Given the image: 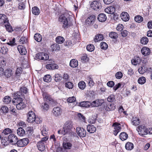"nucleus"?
<instances>
[{
  "mask_svg": "<svg viewBox=\"0 0 152 152\" xmlns=\"http://www.w3.org/2000/svg\"><path fill=\"white\" fill-rule=\"evenodd\" d=\"M141 58L138 56L134 57V58L131 61L133 64L136 65L141 62Z\"/></svg>",
  "mask_w": 152,
  "mask_h": 152,
  "instance_id": "412c9836",
  "label": "nucleus"
},
{
  "mask_svg": "<svg viewBox=\"0 0 152 152\" xmlns=\"http://www.w3.org/2000/svg\"><path fill=\"white\" fill-rule=\"evenodd\" d=\"M65 87L69 89L72 88L73 86V83L70 82H66L65 84Z\"/></svg>",
  "mask_w": 152,
  "mask_h": 152,
  "instance_id": "0e129e2a",
  "label": "nucleus"
},
{
  "mask_svg": "<svg viewBox=\"0 0 152 152\" xmlns=\"http://www.w3.org/2000/svg\"><path fill=\"white\" fill-rule=\"evenodd\" d=\"M104 103V101L102 99H98L91 103V106L93 107H98Z\"/></svg>",
  "mask_w": 152,
  "mask_h": 152,
  "instance_id": "9d476101",
  "label": "nucleus"
},
{
  "mask_svg": "<svg viewBox=\"0 0 152 152\" xmlns=\"http://www.w3.org/2000/svg\"><path fill=\"white\" fill-rule=\"evenodd\" d=\"M4 76L7 78L11 77L13 74L12 70L10 69H7L5 70L4 72Z\"/></svg>",
  "mask_w": 152,
  "mask_h": 152,
  "instance_id": "4468645a",
  "label": "nucleus"
},
{
  "mask_svg": "<svg viewBox=\"0 0 152 152\" xmlns=\"http://www.w3.org/2000/svg\"><path fill=\"white\" fill-rule=\"evenodd\" d=\"M81 59L84 62L87 61L88 60V58L86 54H83L81 57Z\"/></svg>",
  "mask_w": 152,
  "mask_h": 152,
  "instance_id": "13d9d810",
  "label": "nucleus"
},
{
  "mask_svg": "<svg viewBox=\"0 0 152 152\" xmlns=\"http://www.w3.org/2000/svg\"><path fill=\"white\" fill-rule=\"evenodd\" d=\"M42 96L44 101H45V102H48V103H50L53 105L56 104V102L47 93L43 92L42 94Z\"/></svg>",
  "mask_w": 152,
  "mask_h": 152,
  "instance_id": "20e7f679",
  "label": "nucleus"
},
{
  "mask_svg": "<svg viewBox=\"0 0 152 152\" xmlns=\"http://www.w3.org/2000/svg\"><path fill=\"white\" fill-rule=\"evenodd\" d=\"M137 130L139 134L142 136L148 134L147 129L144 125H141L139 126L137 128Z\"/></svg>",
  "mask_w": 152,
  "mask_h": 152,
  "instance_id": "39448f33",
  "label": "nucleus"
},
{
  "mask_svg": "<svg viewBox=\"0 0 152 152\" xmlns=\"http://www.w3.org/2000/svg\"><path fill=\"white\" fill-rule=\"evenodd\" d=\"M100 47L101 49L106 50L108 48V45L105 42H102L100 44Z\"/></svg>",
  "mask_w": 152,
  "mask_h": 152,
  "instance_id": "e2e57ef3",
  "label": "nucleus"
},
{
  "mask_svg": "<svg viewBox=\"0 0 152 152\" xmlns=\"http://www.w3.org/2000/svg\"><path fill=\"white\" fill-rule=\"evenodd\" d=\"M87 130L90 133L94 132L96 130V128L93 125H89L87 126Z\"/></svg>",
  "mask_w": 152,
  "mask_h": 152,
  "instance_id": "b1692460",
  "label": "nucleus"
},
{
  "mask_svg": "<svg viewBox=\"0 0 152 152\" xmlns=\"http://www.w3.org/2000/svg\"><path fill=\"white\" fill-rule=\"evenodd\" d=\"M31 11L32 13L35 15H38L39 14V10L37 7H33Z\"/></svg>",
  "mask_w": 152,
  "mask_h": 152,
  "instance_id": "c9c22d12",
  "label": "nucleus"
},
{
  "mask_svg": "<svg viewBox=\"0 0 152 152\" xmlns=\"http://www.w3.org/2000/svg\"><path fill=\"white\" fill-rule=\"evenodd\" d=\"M86 84L84 81L80 82L78 84V86L79 88L81 89H83L86 87Z\"/></svg>",
  "mask_w": 152,
  "mask_h": 152,
  "instance_id": "09e8293b",
  "label": "nucleus"
},
{
  "mask_svg": "<svg viewBox=\"0 0 152 152\" xmlns=\"http://www.w3.org/2000/svg\"><path fill=\"white\" fill-rule=\"evenodd\" d=\"M115 10V9L113 7L110 6L105 8L104 11L107 13L113 14L114 13Z\"/></svg>",
  "mask_w": 152,
  "mask_h": 152,
  "instance_id": "aec40b11",
  "label": "nucleus"
},
{
  "mask_svg": "<svg viewBox=\"0 0 152 152\" xmlns=\"http://www.w3.org/2000/svg\"><path fill=\"white\" fill-rule=\"evenodd\" d=\"M9 109L8 107L5 106L1 107L0 110V113L1 115L7 113L8 112Z\"/></svg>",
  "mask_w": 152,
  "mask_h": 152,
  "instance_id": "c756f323",
  "label": "nucleus"
},
{
  "mask_svg": "<svg viewBox=\"0 0 152 152\" xmlns=\"http://www.w3.org/2000/svg\"><path fill=\"white\" fill-rule=\"evenodd\" d=\"M11 98L9 96H6L4 98L3 102L6 104H8L11 101Z\"/></svg>",
  "mask_w": 152,
  "mask_h": 152,
  "instance_id": "8fccbe9b",
  "label": "nucleus"
},
{
  "mask_svg": "<svg viewBox=\"0 0 152 152\" xmlns=\"http://www.w3.org/2000/svg\"><path fill=\"white\" fill-rule=\"evenodd\" d=\"M76 130L77 134L80 137H83L86 135V131L83 128L77 127Z\"/></svg>",
  "mask_w": 152,
  "mask_h": 152,
  "instance_id": "9b49d317",
  "label": "nucleus"
},
{
  "mask_svg": "<svg viewBox=\"0 0 152 152\" xmlns=\"http://www.w3.org/2000/svg\"><path fill=\"white\" fill-rule=\"evenodd\" d=\"M120 124L118 123H115L113 124V126H114V134L116 136L118 133L120 131L121 128L120 126Z\"/></svg>",
  "mask_w": 152,
  "mask_h": 152,
  "instance_id": "ddd939ff",
  "label": "nucleus"
},
{
  "mask_svg": "<svg viewBox=\"0 0 152 152\" xmlns=\"http://www.w3.org/2000/svg\"><path fill=\"white\" fill-rule=\"evenodd\" d=\"M69 65L72 67H76L78 65V61L76 59H72L71 60Z\"/></svg>",
  "mask_w": 152,
  "mask_h": 152,
  "instance_id": "cd10ccee",
  "label": "nucleus"
},
{
  "mask_svg": "<svg viewBox=\"0 0 152 152\" xmlns=\"http://www.w3.org/2000/svg\"><path fill=\"white\" fill-rule=\"evenodd\" d=\"M72 17V16L67 12H65L60 16L58 20L62 24V28L66 29L72 25L71 21Z\"/></svg>",
  "mask_w": 152,
  "mask_h": 152,
  "instance_id": "f257e3e1",
  "label": "nucleus"
},
{
  "mask_svg": "<svg viewBox=\"0 0 152 152\" xmlns=\"http://www.w3.org/2000/svg\"><path fill=\"white\" fill-rule=\"evenodd\" d=\"M132 124L135 126L138 125L140 122L139 118L136 117H133L132 120Z\"/></svg>",
  "mask_w": 152,
  "mask_h": 152,
  "instance_id": "7c9ffc66",
  "label": "nucleus"
},
{
  "mask_svg": "<svg viewBox=\"0 0 152 152\" xmlns=\"http://www.w3.org/2000/svg\"><path fill=\"white\" fill-rule=\"evenodd\" d=\"M65 40L64 38L61 36H58L56 37V41L58 44H62L64 42Z\"/></svg>",
  "mask_w": 152,
  "mask_h": 152,
  "instance_id": "58836bf2",
  "label": "nucleus"
},
{
  "mask_svg": "<svg viewBox=\"0 0 152 152\" xmlns=\"http://www.w3.org/2000/svg\"><path fill=\"white\" fill-rule=\"evenodd\" d=\"M76 100V99L74 96L68 98L67 99V102L71 103L75 102Z\"/></svg>",
  "mask_w": 152,
  "mask_h": 152,
  "instance_id": "052dcab7",
  "label": "nucleus"
},
{
  "mask_svg": "<svg viewBox=\"0 0 152 152\" xmlns=\"http://www.w3.org/2000/svg\"><path fill=\"white\" fill-rule=\"evenodd\" d=\"M51 48L53 51L59 50L60 49L59 45L55 43L51 46Z\"/></svg>",
  "mask_w": 152,
  "mask_h": 152,
  "instance_id": "37998d69",
  "label": "nucleus"
},
{
  "mask_svg": "<svg viewBox=\"0 0 152 152\" xmlns=\"http://www.w3.org/2000/svg\"><path fill=\"white\" fill-rule=\"evenodd\" d=\"M18 49L20 53L22 55H25L26 53V51L23 46L21 45H19L18 47Z\"/></svg>",
  "mask_w": 152,
  "mask_h": 152,
  "instance_id": "a878e982",
  "label": "nucleus"
},
{
  "mask_svg": "<svg viewBox=\"0 0 152 152\" xmlns=\"http://www.w3.org/2000/svg\"><path fill=\"white\" fill-rule=\"evenodd\" d=\"M16 106V108L18 110L23 109L26 106L25 104L23 102L17 104Z\"/></svg>",
  "mask_w": 152,
  "mask_h": 152,
  "instance_id": "e433bc0d",
  "label": "nucleus"
},
{
  "mask_svg": "<svg viewBox=\"0 0 152 152\" xmlns=\"http://www.w3.org/2000/svg\"><path fill=\"white\" fill-rule=\"evenodd\" d=\"M146 82V79L144 77H141L139 78L138 80V83L141 84H144Z\"/></svg>",
  "mask_w": 152,
  "mask_h": 152,
  "instance_id": "603ef678",
  "label": "nucleus"
},
{
  "mask_svg": "<svg viewBox=\"0 0 152 152\" xmlns=\"http://www.w3.org/2000/svg\"><path fill=\"white\" fill-rule=\"evenodd\" d=\"M42 96L44 101H45V102H48V103H50L53 105L56 104V102L47 93L43 92L42 94Z\"/></svg>",
  "mask_w": 152,
  "mask_h": 152,
  "instance_id": "7ed1b4c3",
  "label": "nucleus"
},
{
  "mask_svg": "<svg viewBox=\"0 0 152 152\" xmlns=\"http://www.w3.org/2000/svg\"><path fill=\"white\" fill-rule=\"evenodd\" d=\"M47 103V102H45L42 104L41 107L44 110H48L49 108V105Z\"/></svg>",
  "mask_w": 152,
  "mask_h": 152,
  "instance_id": "49530a36",
  "label": "nucleus"
},
{
  "mask_svg": "<svg viewBox=\"0 0 152 152\" xmlns=\"http://www.w3.org/2000/svg\"><path fill=\"white\" fill-rule=\"evenodd\" d=\"M52 112L55 116L58 117L61 115L62 110L60 107H56L53 108Z\"/></svg>",
  "mask_w": 152,
  "mask_h": 152,
  "instance_id": "f8f14e48",
  "label": "nucleus"
},
{
  "mask_svg": "<svg viewBox=\"0 0 152 152\" xmlns=\"http://www.w3.org/2000/svg\"><path fill=\"white\" fill-rule=\"evenodd\" d=\"M8 141L12 145H16L18 140L17 137L13 134H10L8 138Z\"/></svg>",
  "mask_w": 152,
  "mask_h": 152,
  "instance_id": "423d86ee",
  "label": "nucleus"
},
{
  "mask_svg": "<svg viewBox=\"0 0 152 152\" xmlns=\"http://www.w3.org/2000/svg\"><path fill=\"white\" fill-rule=\"evenodd\" d=\"M29 142V140L28 138H23L18 140L16 144L18 146L23 147L26 146Z\"/></svg>",
  "mask_w": 152,
  "mask_h": 152,
  "instance_id": "6e6552de",
  "label": "nucleus"
},
{
  "mask_svg": "<svg viewBox=\"0 0 152 152\" xmlns=\"http://www.w3.org/2000/svg\"><path fill=\"white\" fill-rule=\"evenodd\" d=\"M91 6L92 9L96 10H99L102 8L101 3L97 1L92 2L91 4Z\"/></svg>",
  "mask_w": 152,
  "mask_h": 152,
  "instance_id": "0eeeda50",
  "label": "nucleus"
},
{
  "mask_svg": "<svg viewBox=\"0 0 152 152\" xmlns=\"http://www.w3.org/2000/svg\"><path fill=\"white\" fill-rule=\"evenodd\" d=\"M148 38L146 37H143L141 39L140 42L143 45L146 44L148 42Z\"/></svg>",
  "mask_w": 152,
  "mask_h": 152,
  "instance_id": "a18cd8bd",
  "label": "nucleus"
},
{
  "mask_svg": "<svg viewBox=\"0 0 152 152\" xmlns=\"http://www.w3.org/2000/svg\"><path fill=\"white\" fill-rule=\"evenodd\" d=\"M41 132L43 136H45L48 132L46 131V129L44 127H42L41 129Z\"/></svg>",
  "mask_w": 152,
  "mask_h": 152,
  "instance_id": "774afa93",
  "label": "nucleus"
},
{
  "mask_svg": "<svg viewBox=\"0 0 152 152\" xmlns=\"http://www.w3.org/2000/svg\"><path fill=\"white\" fill-rule=\"evenodd\" d=\"M113 104H110L107 105L105 107V110L107 111H110L113 110L115 108V107L113 108Z\"/></svg>",
  "mask_w": 152,
  "mask_h": 152,
  "instance_id": "c03bdc74",
  "label": "nucleus"
},
{
  "mask_svg": "<svg viewBox=\"0 0 152 152\" xmlns=\"http://www.w3.org/2000/svg\"><path fill=\"white\" fill-rule=\"evenodd\" d=\"M37 147L39 151H42L45 149V144L43 142L39 141L37 144Z\"/></svg>",
  "mask_w": 152,
  "mask_h": 152,
  "instance_id": "bb28decb",
  "label": "nucleus"
},
{
  "mask_svg": "<svg viewBox=\"0 0 152 152\" xmlns=\"http://www.w3.org/2000/svg\"><path fill=\"white\" fill-rule=\"evenodd\" d=\"M17 133L20 136H23L25 134V131L22 128L20 127L17 130Z\"/></svg>",
  "mask_w": 152,
  "mask_h": 152,
  "instance_id": "473e14b6",
  "label": "nucleus"
},
{
  "mask_svg": "<svg viewBox=\"0 0 152 152\" xmlns=\"http://www.w3.org/2000/svg\"><path fill=\"white\" fill-rule=\"evenodd\" d=\"M63 145L64 149H70L71 148L72 145L71 143L69 142H64Z\"/></svg>",
  "mask_w": 152,
  "mask_h": 152,
  "instance_id": "f704fd0d",
  "label": "nucleus"
},
{
  "mask_svg": "<svg viewBox=\"0 0 152 152\" xmlns=\"http://www.w3.org/2000/svg\"><path fill=\"white\" fill-rule=\"evenodd\" d=\"M44 53L43 52H40L36 54L35 58L36 59L42 60V58H44L42 56L44 55Z\"/></svg>",
  "mask_w": 152,
  "mask_h": 152,
  "instance_id": "3c124183",
  "label": "nucleus"
},
{
  "mask_svg": "<svg viewBox=\"0 0 152 152\" xmlns=\"http://www.w3.org/2000/svg\"><path fill=\"white\" fill-rule=\"evenodd\" d=\"M128 137V135L125 132H123L120 134V138L122 141L126 140Z\"/></svg>",
  "mask_w": 152,
  "mask_h": 152,
  "instance_id": "72a5a7b5",
  "label": "nucleus"
},
{
  "mask_svg": "<svg viewBox=\"0 0 152 152\" xmlns=\"http://www.w3.org/2000/svg\"><path fill=\"white\" fill-rule=\"evenodd\" d=\"M103 39L104 37L102 34H98L95 36L94 39V41L95 42H97L102 40Z\"/></svg>",
  "mask_w": 152,
  "mask_h": 152,
  "instance_id": "c85d7f7f",
  "label": "nucleus"
},
{
  "mask_svg": "<svg viewBox=\"0 0 152 152\" xmlns=\"http://www.w3.org/2000/svg\"><path fill=\"white\" fill-rule=\"evenodd\" d=\"M0 48V51L3 54H6L8 51L7 48L5 46L1 45Z\"/></svg>",
  "mask_w": 152,
  "mask_h": 152,
  "instance_id": "4c0bfd02",
  "label": "nucleus"
},
{
  "mask_svg": "<svg viewBox=\"0 0 152 152\" xmlns=\"http://www.w3.org/2000/svg\"><path fill=\"white\" fill-rule=\"evenodd\" d=\"M12 132V131L11 129L9 128H7L4 129L3 132V133L5 135L8 134Z\"/></svg>",
  "mask_w": 152,
  "mask_h": 152,
  "instance_id": "338daca9",
  "label": "nucleus"
},
{
  "mask_svg": "<svg viewBox=\"0 0 152 152\" xmlns=\"http://www.w3.org/2000/svg\"><path fill=\"white\" fill-rule=\"evenodd\" d=\"M115 96L111 94L107 98V100L109 102H113L115 100Z\"/></svg>",
  "mask_w": 152,
  "mask_h": 152,
  "instance_id": "69168bd1",
  "label": "nucleus"
},
{
  "mask_svg": "<svg viewBox=\"0 0 152 152\" xmlns=\"http://www.w3.org/2000/svg\"><path fill=\"white\" fill-rule=\"evenodd\" d=\"M28 118L27 121L30 123L34 122V119L35 118L36 115L35 113L32 111H30L28 113L27 115Z\"/></svg>",
  "mask_w": 152,
  "mask_h": 152,
  "instance_id": "1a4fd4ad",
  "label": "nucleus"
},
{
  "mask_svg": "<svg viewBox=\"0 0 152 152\" xmlns=\"http://www.w3.org/2000/svg\"><path fill=\"white\" fill-rule=\"evenodd\" d=\"M73 127L72 122L70 121H68L65 123L64 126L62 129L59 130L58 133L59 134L64 135L67 133H70Z\"/></svg>",
  "mask_w": 152,
  "mask_h": 152,
  "instance_id": "f03ea898",
  "label": "nucleus"
},
{
  "mask_svg": "<svg viewBox=\"0 0 152 152\" xmlns=\"http://www.w3.org/2000/svg\"><path fill=\"white\" fill-rule=\"evenodd\" d=\"M107 17L106 15L103 13H101L99 14L97 17L98 20L100 22H105L107 20Z\"/></svg>",
  "mask_w": 152,
  "mask_h": 152,
  "instance_id": "2eb2a0df",
  "label": "nucleus"
},
{
  "mask_svg": "<svg viewBox=\"0 0 152 152\" xmlns=\"http://www.w3.org/2000/svg\"><path fill=\"white\" fill-rule=\"evenodd\" d=\"M86 49L88 51L92 52L94 50V47L93 45L90 44L87 45Z\"/></svg>",
  "mask_w": 152,
  "mask_h": 152,
  "instance_id": "4d7b16f0",
  "label": "nucleus"
},
{
  "mask_svg": "<svg viewBox=\"0 0 152 152\" xmlns=\"http://www.w3.org/2000/svg\"><path fill=\"white\" fill-rule=\"evenodd\" d=\"M125 147L126 150H131L134 148V145L131 142H128L126 143Z\"/></svg>",
  "mask_w": 152,
  "mask_h": 152,
  "instance_id": "2f4dec72",
  "label": "nucleus"
},
{
  "mask_svg": "<svg viewBox=\"0 0 152 152\" xmlns=\"http://www.w3.org/2000/svg\"><path fill=\"white\" fill-rule=\"evenodd\" d=\"M8 23L6 15L3 14H0V24H4Z\"/></svg>",
  "mask_w": 152,
  "mask_h": 152,
  "instance_id": "f3484780",
  "label": "nucleus"
},
{
  "mask_svg": "<svg viewBox=\"0 0 152 152\" xmlns=\"http://www.w3.org/2000/svg\"><path fill=\"white\" fill-rule=\"evenodd\" d=\"M46 68L48 69H57L58 68V66L56 64L52 63L46 65Z\"/></svg>",
  "mask_w": 152,
  "mask_h": 152,
  "instance_id": "6ab92c4d",
  "label": "nucleus"
},
{
  "mask_svg": "<svg viewBox=\"0 0 152 152\" xmlns=\"http://www.w3.org/2000/svg\"><path fill=\"white\" fill-rule=\"evenodd\" d=\"M121 17L122 20L125 21H128L129 20V15L126 12H122Z\"/></svg>",
  "mask_w": 152,
  "mask_h": 152,
  "instance_id": "a211bd4d",
  "label": "nucleus"
},
{
  "mask_svg": "<svg viewBox=\"0 0 152 152\" xmlns=\"http://www.w3.org/2000/svg\"><path fill=\"white\" fill-rule=\"evenodd\" d=\"M109 36L111 38L117 39L118 37V34L115 32H111L109 34Z\"/></svg>",
  "mask_w": 152,
  "mask_h": 152,
  "instance_id": "79ce46f5",
  "label": "nucleus"
},
{
  "mask_svg": "<svg viewBox=\"0 0 152 152\" xmlns=\"http://www.w3.org/2000/svg\"><path fill=\"white\" fill-rule=\"evenodd\" d=\"M95 16L94 15H91L86 20V22L88 24L93 23L95 21Z\"/></svg>",
  "mask_w": 152,
  "mask_h": 152,
  "instance_id": "5701e85b",
  "label": "nucleus"
},
{
  "mask_svg": "<svg viewBox=\"0 0 152 152\" xmlns=\"http://www.w3.org/2000/svg\"><path fill=\"white\" fill-rule=\"evenodd\" d=\"M12 102L15 105H17V104L23 102V100L21 97H16L13 99Z\"/></svg>",
  "mask_w": 152,
  "mask_h": 152,
  "instance_id": "4be33fe9",
  "label": "nucleus"
},
{
  "mask_svg": "<svg viewBox=\"0 0 152 152\" xmlns=\"http://www.w3.org/2000/svg\"><path fill=\"white\" fill-rule=\"evenodd\" d=\"M34 37L35 40L38 42H40L42 39L41 35L39 33L35 34Z\"/></svg>",
  "mask_w": 152,
  "mask_h": 152,
  "instance_id": "ea45409f",
  "label": "nucleus"
},
{
  "mask_svg": "<svg viewBox=\"0 0 152 152\" xmlns=\"http://www.w3.org/2000/svg\"><path fill=\"white\" fill-rule=\"evenodd\" d=\"M79 104L80 106L85 107H89L91 106V103L88 101L81 102L79 103Z\"/></svg>",
  "mask_w": 152,
  "mask_h": 152,
  "instance_id": "393cba45",
  "label": "nucleus"
},
{
  "mask_svg": "<svg viewBox=\"0 0 152 152\" xmlns=\"http://www.w3.org/2000/svg\"><path fill=\"white\" fill-rule=\"evenodd\" d=\"M87 80L88 84L90 86L92 87L94 85V83L92 78L90 76L88 77Z\"/></svg>",
  "mask_w": 152,
  "mask_h": 152,
  "instance_id": "a19ab883",
  "label": "nucleus"
},
{
  "mask_svg": "<svg viewBox=\"0 0 152 152\" xmlns=\"http://www.w3.org/2000/svg\"><path fill=\"white\" fill-rule=\"evenodd\" d=\"M22 72V69L21 67L17 68L15 72L16 76H20Z\"/></svg>",
  "mask_w": 152,
  "mask_h": 152,
  "instance_id": "6e6d98bb",
  "label": "nucleus"
},
{
  "mask_svg": "<svg viewBox=\"0 0 152 152\" xmlns=\"http://www.w3.org/2000/svg\"><path fill=\"white\" fill-rule=\"evenodd\" d=\"M134 20L137 22L140 23L143 21V18L141 16L138 15L135 17Z\"/></svg>",
  "mask_w": 152,
  "mask_h": 152,
  "instance_id": "de8ad7c7",
  "label": "nucleus"
},
{
  "mask_svg": "<svg viewBox=\"0 0 152 152\" xmlns=\"http://www.w3.org/2000/svg\"><path fill=\"white\" fill-rule=\"evenodd\" d=\"M141 52L142 55L147 56L150 54L151 50L150 49L146 47H143L141 50Z\"/></svg>",
  "mask_w": 152,
  "mask_h": 152,
  "instance_id": "dca6fc26",
  "label": "nucleus"
},
{
  "mask_svg": "<svg viewBox=\"0 0 152 152\" xmlns=\"http://www.w3.org/2000/svg\"><path fill=\"white\" fill-rule=\"evenodd\" d=\"M43 80L45 82H50L51 80L50 76L49 75H45L43 77Z\"/></svg>",
  "mask_w": 152,
  "mask_h": 152,
  "instance_id": "864d4df0",
  "label": "nucleus"
},
{
  "mask_svg": "<svg viewBox=\"0 0 152 152\" xmlns=\"http://www.w3.org/2000/svg\"><path fill=\"white\" fill-rule=\"evenodd\" d=\"M61 78V76L59 74H56L54 76V80L56 82L60 81Z\"/></svg>",
  "mask_w": 152,
  "mask_h": 152,
  "instance_id": "680f3d73",
  "label": "nucleus"
},
{
  "mask_svg": "<svg viewBox=\"0 0 152 152\" xmlns=\"http://www.w3.org/2000/svg\"><path fill=\"white\" fill-rule=\"evenodd\" d=\"M14 97H21L23 96V94L20 91H18L16 92L15 93L13 94Z\"/></svg>",
  "mask_w": 152,
  "mask_h": 152,
  "instance_id": "bf43d9fd",
  "label": "nucleus"
},
{
  "mask_svg": "<svg viewBox=\"0 0 152 152\" xmlns=\"http://www.w3.org/2000/svg\"><path fill=\"white\" fill-rule=\"evenodd\" d=\"M146 70V69L144 66H141L138 69V72L140 74H142L145 73Z\"/></svg>",
  "mask_w": 152,
  "mask_h": 152,
  "instance_id": "5fc2aeb1",
  "label": "nucleus"
}]
</instances>
